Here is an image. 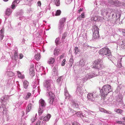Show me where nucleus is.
<instances>
[{
  "mask_svg": "<svg viewBox=\"0 0 125 125\" xmlns=\"http://www.w3.org/2000/svg\"><path fill=\"white\" fill-rule=\"evenodd\" d=\"M4 36V35L2 34H0V39L2 40Z\"/></svg>",
  "mask_w": 125,
  "mask_h": 125,
  "instance_id": "nucleus-59",
  "label": "nucleus"
},
{
  "mask_svg": "<svg viewBox=\"0 0 125 125\" xmlns=\"http://www.w3.org/2000/svg\"><path fill=\"white\" fill-rule=\"evenodd\" d=\"M121 16V14L120 13H117L115 14L116 19L117 21L118 20L120 21Z\"/></svg>",
  "mask_w": 125,
  "mask_h": 125,
  "instance_id": "nucleus-27",
  "label": "nucleus"
},
{
  "mask_svg": "<svg viewBox=\"0 0 125 125\" xmlns=\"http://www.w3.org/2000/svg\"><path fill=\"white\" fill-rule=\"evenodd\" d=\"M19 58L20 59H21L23 57V55L22 54L20 53L19 54Z\"/></svg>",
  "mask_w": 125,
  "mask_h": 125,
  "instance_id": "nucleus-53",
  "label": "nucleus"
},
{
  "mask_svg": "<svg viewBox=\"0 0 125 125\" xmlns=\"http://www.w3.org/2000/svg\"><path fill=\"white\" fill-rule=\"evenodd\" d=\"M72 125H80L79 124L76 122H74L73 123Z\"/></svg>",
  "mask_w": 125,
  "mask_h": 125,
  "instance_id": "nucleus-54",
  "label": "nucleus"
},
{
  "mask_svg": "<svg viewBox=\"0 0 125 125\" xmlns=\"http://www.w3.org/2000/svg\"><path fill=\"white\" fill-rule=\"evenodd\" d=\"M68 112L69 113H71V114H72L73 115L76 113V111L73 110L71 108H69Z\"/></svg>",
  "mask_w": 125,
  "mask_h": 125,
  "instance_id": "nucleus-29",
  "label": "nucleus"
},
{
  "mask_svg": "<svg viewBox=\"0 0 125 125\" xmlns=\"http://www.w3.org/2000/svg\"><path fill=\"white\" fill-rule=\"evenodd\" d=\"M14 60H17L18 58V55L17 52L15 51L14 53Z\"/></svg>",
  "mask_w": 125,
  "mask_h": 125,
  "instance_id": "nucleus-32",
  "label": "nucleus"
},
{
  "mask_svg": "<svg viewBox=\"0 0 125 125\" xmlns=\"http://www.w3.org/2000/svg\"><path fill=\"white\" fill-rule=\"evenodd\" d=\"M97 76V75L95 74L94 72H93L91 73H90L86 76L85 77V79H83V82H84L85 81L84 80L85 79L86 80L88 79H90L94 76Z\"/></svg>",
  "mask_w": 125,
  "mask_h": 125,
  "instance_id": "nucleus-7",
  "label": "nucleus"
},
{
  "mask_svg": "<svg viewBox=\"0 0 125 125\" xmlns=\"http://www.w3.org/2000/svg\"><path fill=\"white\" fill-rule=\"evenodd\" d=\"M93 29L94 31L93 35V38L94 39H98L99 37V28L96 25H94L93 26Z\"/></svg>",
  "mask_w": 125,
  "mask_h": 125,
  "instance_id": "nucleus-4",
  "label": "nucleus"
},
{
  "mask_svg": "<svg viewBox=\"0 0 125 125\" xmlns=\"http://www.w3.org/2000/svg\"><path fill=\"white\" fill-rule=\"evenodd\" d=\"M49 81L46 80L44 83V85L45 87L48 88L50 86V83Z\"/></svg>",
  "mask_w": 125,
  "mask_h": 125,
  "instance_id": "nucleus-18",
  "label": "nucleus"
},
{
  "mask_svg": "<svg viewBox=\"0 0 125 125\" xmlns=\"http://www.w3.org/2000/svg\"><path fill=\"white\" fill-rule=\"evenodd\" d=\"M49 94L50 97V102L51 104H52L54 101L55 95L51 91L49 92Z\"/></svg>",
  "mask_w": 125,
  "mask_h": 125,
  "instance_id": "nucleus-8",
  "label": "nucleus"
},
{
  "mask_svg": "<svg viewBox=\"0 0 125 125\" xmlns=\"http://www.w3.org/2000/svg\"><path fill=\"white\" fill-rule=\"evenodd\" d=\"M116 112L117 113L121 114L123 112V110L120 109H117L116 110Z\"/></svg>",
  "mask_w": 125,
  "mask_h": 125,
  "instance_id": "nucleus-40",
  "label": "nucleus"
},
{
  "mask_svg": "<svg viewBox=\"0 0 125 125\" xmlns=\"http://www.w3.org/2000/svg\"><path fill=\"white\" fill-rule=\"evenodd\" d=\"M82 17L80 15L79 17H78L77 18V20H80L82 19Z\"/></svg>",
  "mask_w": 125,
  "mask_h": 125,
  "instance_id": "nucleus-63",
  "label": "nucleus"
},
{
  "mask_svg": "<svg viewBox=\"0 0 125 125\" xmlns=\"http://www.w3.org/2000/svg\"><path fill=\"white\" fill-rule=\"evenodd\" d=\"M60 51V50L58 48H57L56 49H55V53L56 52V55H57L58 54Z\"/></svg>",
  "mask_w": 125,
  "mask_h": 125,
  "instance_id": "nucleus-45",
  "label": "nucleus"
},
{
  "mask_svg": "<svg viewBox=\"0 0 125 125\" xmlns=\"http://www.w3.org/2000/svg\"><path fill=\"white\" fill-rule=\"evenodd\" d=\"M81 16L82 18H84L85 17V14L84 13H82L81 15H80Z\"/></svg>",
  "mask_w": 125,
  "mask_h": 125,
  "instance_id": "nucleus-55",
  "label": "nucleus"
},
{
  "mask_svg": "<svg viewBox=\"0 0 125 125\" xmlns=\"http://www.w3.org/2000/svg\"><path fill=\"white\" fill-rule=\"evenodd\" d=\"M83 9L82 8H79V9L78 10V12L79 13H80V12L83 11Z\"/></svg>",
  "mask_w": 125,
  "mask_h": 125,
  "instance_id": "nucleus-60",
  "label": "nucleus"
},
{
  "mask_svg": "<svg viewBox=\"0 0 125 125\" xmlns=\"http://www.w3.org/2000/svg\"><path fill=\"white\" fill-rule=\"evenodd\" d=\"M0 110L2 111L3 114L6 113V108L5 107H1L0 108Z\"/></svg>",
  "mask_w": 125,
  "mask_h": 125,
  "instance_id": "nucleus-25",
  "label": "nucleus"
},
{
  "mask_svg": "<svg viewBox=\"0 0 125 125\" xmlns=\"http://www.w3.org/2000/svg\"><path fill=\"white\" fill-rule=\"evenodd\" d=\"M98 53L102 56H106L109 60H111L112 56L110 50L108 48L105 47L102 48L99 50Z\"/></svg>",
  "mask_w": 125,
  "mask_h": 125,
  "instance_id": "nucleus-1",
  "label": "nucleus"
},
{
  "mask_svg": "<svg viewBox=\"0 0 125 125\" xmlns=\"http://www.w3.org/2000/svg\"><path fill=\"white\" fill-rule=\"evenodd\" d=\"M61 13V11L60 10H57L56 13L55 14V16H59Z\"/></svg>",
  "mask_w": 125,
  "mask_h": 125,
  "instance_id": "nucleus-37",
  "label": "nucleus"
},
{
  "mask_svg": "<svg viewBox=\"0 0 125 125\" xmlns=\"http://www.w3.org/2000/svg\"><path fill=\"white\" fill-rule=\"evenodd\" d=\"M64 26V24H60L59 26V29L60 31H61L63 29Z\"/></svg>",
  "mask_w": 125,
  "mask_h": 125,
  "instance_id": "nucleus-38",
  "label": "nucleus"
},
{
  "mask_svg": "<svg viewBox=\"0 0 125 125\" xmlns=\"http://www.w3.org/2000/svg\"><path fill=\"white\" fill-rule=\"evenodd\" d=\"M122 87V85L120 84L117 87V91H119L121 89Z\"/></svg>",
  "mask_w": 125,
  "mask_h": 125,
  "instance_id": "nucleus-44",
  "label": "nucleus"
},
{
  "mask_svg": "<svg viewBox=\"0 0 125 125\" xmlns=\"http://www.w3.org/2000/svg\"><path fill=\"white\" fill-rule=\"evenodd\" d=\"M31 94L30 93H27L26 96L27 97H28V98H29V97L31 95Z\"/></svg>",
  "mask_w": 125,
  "mask_h": 125,
  "instance_id": "nucleus-52",
  "label": "nucleus"
},
{
  "mask_svg": "<svg viewBox=\"0 0 125 125\" xmlns=\"http://www.w3.org/2000/svg\"><path fill=\"white\" fill-rule=\"evenodd\" d=\"M71 101V104L73 107L76 108H78V105L77 104L75 103L73 100Z\"/></svg>",
  "mask_w": 125,
  "mask_h": 125,
  "instance_id": "nucleus-28",
  "label": "nucleus"
},
{
  "mask_svg": "<svg viewBox=\"0 0 125 125\" xmlns=\"http://www.w3.org/2000/svg\"><path fill=\"white\" fill-rule=\"evenodd\" d=\"M51 117V115L49 114L47 115L46 116L44 117V118L43 121H46L49 120Z\"/></svg>",
  "mask_w": 125,
  "mask_h": 125,
  "instance_id": "nucleus-19",
  "label": "nucleus"
},
{
  "mask_svg": "<svg viewBox=\"0 0 125 125\" xmlns=\"http://www.w3.org/2000/svg\"><path fill=\"white\" fill-rule=\"evenodd\" d=\"M17 72L18 77L22 79H23L24 78V76L22 75L20 72L18 71Z\"/></svg>",
  "mask_w": 125,
  "mask_h": 125,
  "instance_id": "nucleus-24",
  "label": "nucleus"
},
{
  "mask_svg": "<svg viewBox=\"0 0 125 125\" xmlns=\"http://www.w3.org/2000/svg\"><path fill=\"white\" fill-rule=\"evenodd\" d=\"M55 73H56V75H58V70H57V69L56 68H55Z\"/></svg>",
  "mask_w": 125,
  "mask_h": 125,
  "instance_id": "nucleus-57",
  "label": "nucleus"
},
{
  "mask_svg": "<svg viewBox=\"0 0 125 125\" xmlns=\"http://www.w3.org/2000/svg\"><path fill=\"white\" fill-rule=\"evenodd\" d=\"M76 114L78 117H79L81 116L82 113L81 112H77V113L76 112Z\"/></svg>",
  "mask_w": 125,
  "mask_h": 125,
  "instance_id": "nucleus-50",
  "label": "nucleus"
},
{
  "mask_svg": "<svg viewBox=\"0 0 125 125\" xmlns=\"http://www.w3.org/2000/svg\"><path fill=\"white\" fill-rule=\"evenodd\" d=\"M41 123V122L40 121H38L37 123L36 124V125H40Z\"/></svg>",
  "mask_w": 125,
  "mask_h": 125,
  "instance_id": "nucleus-64",
  "label": "nucleus"
},
{
  "mask_svg": "<svg viewBox=\"0 0 125 125\" xmlns=\"http://www.w3.org/2000/svg\"><path fill=\"white\" fill-rule=\"evenodd\" d=\"M37 4L38 6L40 7L41 5V2L40 1H38V2H37Z\"/></svg>",
  "mask_w": 125,
  "mask_h": 125,
  "instance_id": "nucleus-56",
  "label": "nucleus"
},
{
  "mask_svg": "<svg viewBox=\"0 0 125 125\" xmlns=\"http://www.w3.org/2000/svg\"><path fill=\"white\" fill-rule=\"evenodd\" d=\"M117 64L119 67H120L122 66V65L121 63V61H118Z\"/></svg>",
  "mask_w": 125,
  "mask_h": 125,
  "instance_id": "nucleus-49",
  "label": "nucleus"
},
{
  "mask_svg": "<svg viewBox=\"0 0 125 125\" xmlns=\"http://www.w3.org/2000/svg\"><path fill=\"white\" fill-rule=\"evenodd\" d=\"M34 70L33 68H31L30 69V73L32 77L35 75Z\"/></svg>",
  "mask_w": 125,
  "mask_h": 125,
  "instance_id": "nucleus-15",
  "label": "nucleus"
},
{
  "mask_svg": "<svg viewBox=\"0 0 125 125\" xmlns=\"http://www.w3.org/2000/svg\"><path fill=\"white\" fill-rule=\"evenodd\" d=\"M66 61V60L65 59H64L62 62L61 65L62 66H64L65 64V62Z\"/></svg>",
  "mask_w": 125,
  "mask_h": 125,
  "instance_id": "nucleus-46",
  "label": "nucleus"
},
{
  "mask_svg": "<svg viewBox=\"0 0 125 125\" xmlns=\"http://www.w3.org/2000/svg\"><path fill=\"white\" fill-rule=\"evenodd\" d=\"M85 114H84V115H83V116L84 117H88L87 116L88 115H91V111H85Z\"/></svg>",
  "mask_w": 125,
  "mask_h": 125,
  "instance_id": "nucleus-20",
  "label": "nucleus"
},
{
  "mask_svg": "<svg viewBox=\"0 0 125 125\" xmlns=\"http://www.w3.org/2000/svg\"><path fill=\"white\" fill-rule=\"evenodd\" d=\"M43 112V110L41 109V108H39L38 111L39 115H41Z\"/></svg>",
  "mask_w": 125,
  "mask_h": 125,
  "instance_id": "nucleus-43",
  "label": "nucleus"
},
{
  "mask_svg": "<svg viewBox=\"0 0 125 125\" xmlns=\"http://www.w3.org/2000/svg\"><path fill=\"white\" fill-rule=\"evenodd\" d=\"M122 34L124 36H125V29H124L123 30Z\"/></svg>",
  "mask_w": 125,
  "mask_h": 125,
  "instance_id": "nucleus-58",
  "label": "nucleus"
},
{
  "mask_svg": "<svg viewBox=\"0 0 125 125\" xmlns=\"http://www.w3.org/2000/svg\"><path fill=\"white\" fill-rule=\"evenodd\" d=\"M73 56H72L71 58L69 60V64L71 67L72 65L73 62Z\"/></svg>",
  "mask_w": 125,
  "mask_h": 125,
  "instance_id": "nucleus-22",
  "label": "nucleus"
},
{
  "mask_svg": "<svg viewBox=\"0 0 125 125\" xmlns=\"http://www.w3.org/2000/svg\"><path fill=\"white\" fill-rule=\"evenodd\" d=\"M76 92L78 94H79L82 95L83 94L82 88V87H78L77 88Z\"/></svg>",
  "mask_w": 125,
  "mask_h": 125,
  "instance_id": "nucleus-12",
  "label": "nucleus"
},
{
  "mask_svg": "<svg viewBox=\"0 0 125 125\" xmlns=\"http://www.w3.org/2000/svg\"><path fill=\"white\" fill-rule=\"evenodd\" d=\"M8 74H9V75H10V74L11 75H10V76H13L14 75V74H13V73L12 72H9Z\"/></svg>",
  "mask_w": 125,
  "mask_h": 125,
  "instance_id": "nucleus-61",
  "label": "nucleus"
},
{
  "mask_svg": "<svg viewBox=\"0 0 125 125\" xmlns=\"http://www.w3.org/2000/svg\"><path fill=\"white\" fill-rule=\"evenodd\" d=\"M109 10L108 8L102 9L101 10V14L104 16H105L108 13Z\"/></svg>",
  "mask_w": 125,
  "mask_h": 125,
  "instance_id": "nucleus-9",
  "label": "nucleus"
},
{
  "mask_svg": "<svg viewBox=\"0 0 125 125\" xmlns=\"http://www.w3.org/2000/svg\"><path fill=\"white\" fill-rule=\"evenodd\" d=\"M98 95L95 92H93V93H89L87 96L88 99L92 101H94L95 98L97 97Z\"/></svg>",
  "mask_w": 125,
  "mask_h": 125,
  "instance_id": "nucleus-5",
  "label": "nucleus"
},
{
  "mask_svg": "<svg viewBox=\"0 0 125 125\" xmlns=\"http://www.w3.org/2000/svg\"><path fill=\"white\" fill-rule=\"evenodd\" d=\"M66 20L65 18H63L61 19L59 21L60 24H64V23L65 22Z\"/></svg>",
  "mask_w": 125,
  "mask_h": 125,
  "instance_id": "nucleus-21",
  "label": "nucleus"
},
{
  "mask_svg": "<svg viewBox=\"0 0 125 125\" xmlns=\"http://www.w3.org/2000/svg\"><path fill=\"white\" fill-rule=\"evenodd\" d=\"M64 93L66 97L65 99H69L70 100L71 97L67 91L66 89H64Z\"/></svg>",
  "mask_w": 125,
  "mask_h": 125,
  "instance_id": "nucleus-10",
  "label": "nucleus"
},
{
  "mask_svg": "<svg viewBox=\"0 0 125 125\" xmlns=\"http://www.w3.org/2000/svg\"><path fill=\"white\" fill-rule=\"evenodd\" d=\"M79 63V65L82 66H83L84 65V63L83 60H81L80 61Z\"/></svg>",
  "mask_w": 125,
  "mask_h": 125,
  "instance_id": "nucleus-41",
  "label": "nucleus"
},
{
  "mask_svg": "<svg viewBox=\"0 0 125 125\" xmlns=\"http://www.w3.org/2000/svg\"><path fill=\"white\" fill-rule=\"evenodd\" d=\"M122 97L121 96L120 97H119L117 99V101L118 102H120V103H122L123 101L122 100Z\"/></svg>",
  "mask_w": 125,
  "mask_h": 125,
  "instance_id": "nucleus-34",
  "label": "nucleus"
},
{
  "mask_svg": "<svg viewBox=\"0 0 125 125\" xmlns=\"http://www.w3.org/2000/svg\"><path fill=\"white\" fill-rule=\"evenodd\" d=\"M74 53L75 54H77L78 52H80V50L77 47H75L74 49Z\"/></svg>",
  "mask_w": 125,
  "mask_h": 125,
  "instance_id": "nucleus-36",
  "label": "nucleus"
},
{
  "mask_svg": "<svg viewBox=\"0 0 125 125\" xmlns=\"http://www.w3.org/2000/svg\"><path fill=\"white\" fill-rule=\"evenodd\" d=\"M11 12V10L10 9H7L6 12V15H9Z\"/></svg>",
  "mask_w": 125,
  "mask_h": 125,
  "instance_id": "nucleus-30",
  "label": "nucleus"
},
{
  "mask_svg": "<svg viewBox=\"0 0 125 125\" xmlns=\"http://www.w3.org/2000/svg\"><path fill=\"white\" fill-rule=\"evenodd\" d=\"M73 0H66L65 2L67 4H69Z\"/></svg>",
  "mask_w": 125,
  "mask_h": 125,
  "instance_id": "nucleus-48",
  "label": "nucleus"
},
{
  "mask_svg": "<svg viewBox=\"0 0 125 125\" xmlns=\"http://www.w3.org/2000/svg\"><path fill=\"white\" fill-rule=\"evenodd\" d=\"M8 97L7 96H5L2 97L1 98V99L3 101H5L6 100L8 99Z\"/></svg>",
  "mask_w": 125,
  "mask_h": 125,
  "instance_id": "nucleus-33",
  "label": "nucleus"
},
{
  "mask_svg": "<svg viewBox=\"0 0 125 125\" xmlns=\"http://www.w3.org/2000/svg\"><path fill=\"white\" fill-rule=\"evenodd\" d=\"M60 39L59 38H56V40H55V43H56V45L57 46L58 45H60L61 42L59 41Z\"/></svg>",
  "mask_w": 125,
  "mask_h": 125,
  "instance_id": "nucleus-31",
  "label": "nucleus"
},
{
  "mask_svg": "<svg viewBox=\"0 0 125 125\" xmlns=\"http://www.w3.org/2000/svg\"><path fill=\"white\" fill-rule=\"evenodd\" d=\"M112 91L110 85L106 84L104 85L100 91V93L102 96H106L109 92Z\"/></svg>",
  "mask_w": 125,
  "mask_h": 125,
  "instance_id": "nucleus-2",
  "label": "nucleus"
},
{
  "mask_svg": "<svg viewBox=\"0 0 125 125\" xmlns=\"http://www.w3.org/2000/svg\"><path fill=\"white\" fill-rule=\"evenodd\" d=\"M63 79V77L62 76H60L59 77L57 80V83L59 84L60 85L62 83V81Z\"/></svg>",
  "mask_w": 125,
  "mask_h": 125,
  "instance_id": "nucleus-14",
  "label": "nucleus"
},
{
  "mask_svg": "<svg viewBox=\"0 0 125 125\" xmlns=\"http://www.w3.org/2000/svg\"><path fill=\"white\" fill-rule=\"evenodd\" d=\"M120 47L122 49H125V39L120 43Z\"/></svg>",
  "mask_w": 125,
  "mask_h": 125,
  "instance_id": "nucleus-13",
  "label": "nucleus"
},
{
  "mask_svg": "<svg viewBox=\"0 0 125 125\" xmlns=\"http://www.w3.org/2000/svg\"><path fill=\"white\" fill-rule=\"evenodd\" d=\"M20 0H15L13 1L11 5V8L12 9H14L15 7L16 4H18L20 1Z\"/></svg>",
  "mask_w": 125,
  "mask_h": 125,
  "instance_id": "nucleus-11",
  "label": "nucleus"
},
{
  "mask_svg": "<svg viewBox=\"0 0 125 125\" xmlns=\"http://www.w3.org/2000/svg\"><path fill=\"white\" fill-rule=\"evenodd\" d=\"M100 111L101 112H104V113L105 112H106V110L104 109V108H99Z\"/></svg>",
  "mask_w": 125,
  "mask_h": 125,
  "instance_id": "nucleus-47",
  "label": "nucleus"
},
{
  "mask_svg": "<svg viewBox=\"0 0 125 125\" xmlns=\"http://www.w3.org/2000/svg\"><path fill=\"white\" fill-rule=\"evenodd\" d=\"M109 3L112 5H114L117 7L122 6L123 5L122 3H121L120 2L117 0L113 1L110 0L109 1Z\"/></svg>",
  "mask_w": 125,
  "mask_h": 125,
  "instance_id": "nucleus-6",
  "label": "nucleus"
},
{
  "mask_svg": "<svg viewBox=\"0 0 125 125\" xmlns=\"http://www.w3.org/2000/svg\"><path fill=\"white\" fill-rule=\"evenodd\" d=\"M40 58V55L39 53H37L35 56V59L37 61H39Z\"/></svg>",
  "mask_w": 125,
  "mask_h": 125,
  "instance_id": "nucleus-26",
  "label": "nucleus"
},
{
  "mask_svg": "<svg viewBox=\"0 0 125 125\" xmlns=\"http://www.w3.org/2000/svg\"><path fill=\"white\" fill-rule=\"evenodd\" d=\"M67 35V33L66 32H65L63 34L62 37V39L64 40L66 37Z\"/></svg>",
  "mask_w": 125,
  "mask_h": 125,
  "instance_id": "nucleus-39",
  "label": "nucleus"
},
{
  "mask_svg": "<svg viewBox=\"0 0 125 125\" xmlns=\"http://www.w3.org/2000/svg\"><path fill=\"white\" fill-rule=\"evenodd\" d=\"M102 62V59H98L95 60L94 62L92 67L96 69H101L103 67V65L100 63Z\"/></svg>",
  "mask_w": 125,
  "mask_h": 125,
  "instance_id": "nucleus-3",
  "label": "nucleus"
},
{
  "mask_svg": "<svg viewBox=\"0 0 125 125\" xmlns=\"http://www.w3.org/2000/svg\"><path fill=\"white\" fill-rule=\"evenodd\" d=\"M40 103L42 106H43L45 105V102L43 100L41 99L40 101Z\"/></svg>",
  "mask_w": 125,
  "mask_h": 125,
  "instance_id": "nucleus-35",
  "label": "nucleus"
},
{
  "mask_svg": "<svg viewBox=\"0 0 125 125\" xmlns=\"http://www.w3.org/2000/svg\"><path fill=\"white\" fill-rule=\"evenodd\" d=\"M29 83L26 80H25L23 82V86L24 88L27 89L28 85Z\"/></svg>",
  "mask_w": 125,
  "mask_h": 125,
  "instance_id": "nucleus-23",
  "label": "nucleus"
},
{
  "mask_svg": "<svg viewBox=\"0 0 125 125\" xmlns=\"http://www.w3.org/2000/svg\"><path fill=\"white\" fill-rule=\"evenodd\" d=\"M95 114V112H94L91 111V115H94Z\"/></svg>",
  "mask_w": 125,
  "mask_h": 125,
  "instance_id": "nucleus-62",
  "label": "nucleus"
},
{
  "mask_svg": "<svg viewBox=\"0 0 125 125\" xmlns=\"http://www.w3.org/2000/svg\"><path fill=\"white\" fill-rule=\"evenodd\" d=\"M104 113H106L108 114H112V112L109 111H107L106 110V112H105Z\"/></svg>",
  "mask_w": 125,
  "mask_h": 125,
  "instance_id": "nucleus-51",
  "label": "nucleus"
},
{
  "mask_svg": "<svg viewBox=\"0 0 125 125\" xmlns=\"http://www.w3.org/2000/svg\"><path fill=\"white\" fill-rule=\"evenodd\" d=\"M55 5H56L57 6H58L60 5V2L59 0H55Z\"/></svg>",
  "mask_w": 125,
  "mask_h": 125,
  "instance_id": "nucleus-42",
  "label": "nucleus"
},
{
  "mask_svg": "<svg viewBox=\"0 0 125 125\" xmlns=\"http://www.w3.org/2000/svg\"><path fill=\"white\" fill-rule=\"evenodd\" d=\"M55 61V59L54 58L52 57L50 58L49 59L48 63L49 64H52Z\"/></svg>",
  "mask_w": 125,
  "mask_h": 125,
  "instance_id": "nucleus-17",
  "label": "nucleus"
},
{
  "mask_svg": "<svg viewBox=\"0 0 125 125\" xmlns=\"http://www.w3.org/2000/svg\"><path fill=\"white\" fill-rule=\"evenodd\" d=\"M32 105L31 104H28L26 110L27 112H29L31 110L32 107Z\"/></svg>",
  "mask_w": 125,
  "mask_h": 125,
  "instance_id": "nucleus-16",
  "label": "nucleus"
}]
</instances>
